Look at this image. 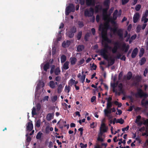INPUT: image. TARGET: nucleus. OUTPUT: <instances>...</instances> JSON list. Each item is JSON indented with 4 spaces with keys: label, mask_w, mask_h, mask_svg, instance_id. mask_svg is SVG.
<instances>
[{
    "label": "nucleus",
    "mask_w": 148,
    "mask_h": 148,
    "mask_svg": "<svg viewBox=\"0 0 148 148\" xmlns=\"http://www.w3.org/2000/svg\"><path fill=\"white\" fill-rule=\"evenodd\" d=\"M99 31H101V37L102 43L104 41H106L108 43H111V41L107 36V31L104 28H101L100 27L99 28Z\"/></svg>",
    "instance_id": "1"
},
{
    "label": "nucleus",
    "mask_w": 148,
    "mask_h": 148,
    "mask_svg": "<svg viewBox=\"0 0 148 148\" xmlns=\"http://www.w3.org/2000/svg\"><path fill=\"white\" fill-rule=\"evenodd\" d=\"M135 96L136 98H143L141 102H144V99L147 97L148 94L144 92L142 89L139 88L137 89V92L135 94Z\"/></svg>",
    "instance_id": "2"
},
{
    "label": "nucleus",
    "mask_w": 148,
    "mask_h": 148,
    "mask_svg": "<svg viewBox=\"0 0 148 148\" xmlns=\"http://www.w3.org/2000/svg\"><path fill=\"white\" fill-rule=\"evenodd\" d=\"M105 121L104 119L101 122V126L100 127V132L98 134V136L102 137L103 133L107 132L108 127H107L105 123L103 122Z\"/></svg>",
    "instance_id": "3"
},
{
    "label": "nucleus",
    "mask_w": 148,
    "mask_h": 148,
    "mask_svg": "<svg viewBox=\"0 0 148 148\" xmlns=\"http://www.w3.org/2000/svg\"><path fill=\"white\" fill-rule=\"evenodd\" d=\"M61 70L59 67H57L56 68V66L54 65H52L51 68L50 73L52 74L54 73L56 75H58L60 74Z\"/></svg>",
    "instance_id": "4"
},
{
    "label": "nucleus",
    "mask_w": 148,
    "mask_h": 148,
    "mask_svg": "<svg viewBox=\"0 0 148 148\" xmlns=\"http://www.w3.org/2000/svg\"><path fill=\"white\" fill-rule=\"evenodd\" d=\"M75 10V7L74 5L72 3L69 4L67 6L65 10V14L66 16L68 15L71 12H73Z\"/></svg>",
    "instance_id": "5"
},
{
    "label": "nucleus",
    "mask_w": 148,
    "mask_h": 148,
    "mask_svg": "<svg viewBox=\"0 0 148 148\" xmlns=\"http://www.w3.org/2000/svg\"><path fill=\"white\" fill-rule=\"evenodd\" d=\"M94 13V9L92 7H91L89 9H86L85 10L84 15L86 17H90L93 16Z\"/></svg>",
    "instance_id": "6"
},
{
    "label": "nucleus",
    "mask_w": 148,
    "mask_h": 148,
    "mask_svg": "<svg viewBox=\"0 0 148 148\" xmlns=\"http://www.w3.org/2000/svg\"><path fill=\"white\" fill-rule=\"evenodd\" d=\"M113 31L114 33H117L120 39H123V31L122 29H117L116 28H115L113 29Z\"/></svg>",
    "instance_id": "7"
},
{
    "label": "nucleus",
    "mask_w": 148,
    "mask_h": 148,
    "mask_svg": "<svg viewBox=\"0 0 148 148\" xmlns=\"http://www.w3.org/2000/svg\"><path fill=\"white\" fill-rule=\"evenodd\" d=\"M108 53V51H106L105 49H101L99 51V53L101 55L105 60H108V56L106 54Z\"/></svg>",
    "instance_id": "8"
},
{
    "label": "nucleus",
    "mask_w": 148,
    "mask_h": 148,
    "mask_svg": "<svg viewBox=\"0 0 148 148\" xmlns=\"http://www.w3.org/2000/svg\"><path fill=\"white\" fill-rule=\"evenodd\" d=\"M140 18V14L139 13L136 12L134 15L133 17V22L134 23H136Z\"/></svg>",
    "instance_id": "9"
},
{
    "label": "nucleus",
    "mask_w": 148,
    "mask_h": 148,
    "mask_svg": "<svg viewBox=\"0 0 148 148\" xmlns=\"http://www.w3.org/2000/svg\"><path fill=\"white\" fill-rule=\"evenodd\" d=\"M45 86V83L43 82L39 81L36 87V90H38L41 88H43Z\"/></svg>",
    "instance_id": "10"
},
{
    "label": "nucleus",
    "mask_w": 148,
    "mask_h": 148,
    "mask_svg": "<svg viewBox=\"0 0 148 148\" xmlns=\"http://www.w3.org/2000/svg\"><path fill=\"white\" fill-rule=\"evenodd\" d=\"M33 125L32 123L28 122L27 125V130L29 132L31 131L33 129Z\"/></svg>",
    "instance_id": "11"
},
{
    "label": "nucleus",
    "mask_w": 148,
    "mask_h": 148,
    "mask_svg": "<svg viewBox=\"0 0 148 148\" xmlns=\"http://www.w3.org/2000/svg\"><path fill=\"white\" fill-rule=\"evenodd\" d=\"M129 48V45H127V46L126 45V44L125 43L123 44L122 46V50L123 51H124L125 53H126L127 52Z\"/></svg>",
    "instance_id": "12"
},
{
    "label": "nucleus",
    "mask_w": 148,
    "mask_h": 148,
    "mask_svg": "<svg viewBox=\"0 0 148 148\" xmlns=\"http://www.w3.org/2000/svg\"><path fill=\"white\" fill-rule=\"evenodd\" d=\"M105 42L106 41H104V42H103V43L102 42V45L104 44V48L103 49H105L106 50V51H108V49H111V47L109 46L108 44Z\"/></svg>",
    "instance_id": "13"
},
{
    "label": "nucleus",
    "mask_w": 148,
    "mask_h": 148,
    "mask_svg": "<svg viewBox=\"0 0 148 148\" xmlns=\"http://www.w3.org/2000/svg\"><path fill=\"white\" fill-rule=\"evenodd\" d=\"M36 90L35 94V98L36 101H38L40 100L41 99L39 93H38Z\"/></svg>",
    "instance_id": "14"
},
{
    "label": "nucleus",
    "mask_w": 148,
    "mask_h": 148,
    "mask_svg": "<svg viewBox=\"0 0 148 148\" xmlns=\"http://www.w3.org/2000/svg\"><path fill=\"white\" fill-rule=\"evenodd\" d=\"M84 49V47L83 45H79L77 47V51L78 52H80Z\"/></svg>",
    "instance_id": "15"
},
{
    "label": "nucleus",
    "mask_w": 148,
    "mask_h": 148,
    "mask_svg": "<svg viewBox=\"0 0 148 148\" xmlns=\"http://www.w3.org/2000/svg\"><path fill=\"white\" fill-rule=\"evenodd\" d=\"M119 90L121 93H123L124 92V90L123 89V84L122 83H120L118 86Z\"/></svg>",
    "instance_id": "16"
},
{
    "label": "nucleus",
    "mask_w": 148,
    "mask_h": 148,
    "mask_svg": "<svg viewBox=\"0 0 148 148\" xmlns=\"http://www.w3.org/2000/svg\"><path fill=\"white\" fill-rule=\"evenodd\" d=\"M70 63L71 65H74L77 61V59L75 57H71L70 58Z\"/></svg>",
    "instance_id": "17"
},
{
    "label": "nucleus",
    "mask_w": 148,
    "mask_h": 148,
    "mask_svg": "<svg viewBox=\"0 0 148 148\" xmlns=\"http://www.w3.org/2000/svg\"><path fill=\"white\" fill-rule=\"evenodd\" d=\"M63 88V86L62 84H60L59 85L57 88L58 93H61L62 91Z\"/></svg>",
    "instance_id": "18"
},
{
    "label": "nucleus",
    "mask_w": 148,
    "mask_h": 148,
    "mask_svg": "<svg viewBox=\"0 0 148 148\" xmlns=\"http://www.w3.org/2000/svg\"><path fill=\"white\" fill-rule=\"evenodd\" d=\"M110 3L108 2L107 1H104L103 2V5L106 7V8L104 9L107 11L109 8V4Z\"/></svg>",
    "instance_id": "19"
},
{
    "label": "nucleus",
    "mask_w": 148,
    "mask_h": 148,
    "mask_svg": "<svg viewBox=\"0 0 148 148\" xmlns=\"http://www.w3.org/2000/svg\"><path fill=\"white\" fill-rule=\"evenodd\" d=\"M102 7L99 5H97L95 7V12L96 13H98L99 11L101 10Z\"/></svg>",
    "instance_id": "20"
},
{
    "label": "nucleus",
    "mask_w": 148,
    "mask_h": 148,
    "mask_svg": "<svg viewBox=\"0 0 148 148\" xmlns=\"http://www.w3.org/2000/svg\"><path fill=\"white\" fill-rule=\"evenodd\" d=\"M69 62L66 61L63 64V68L64 70H67L69 68Z\"/></svg>",
    "instance_id": "21"
},
{
    "label": "nucleus",
    "mask_w": 148,
    "mask_h": 148,
    "mask_svg": "<svg viewBox=\"0 0 148 148\" xmlns=\"http://www.w3.org/2000/svg\"><path fill=\"white\" fill-rule=\"evenodd\" d=\"M118 12V10H116L113 14V19L114 20H115L117 18Z\"/></svg>",
    "instance_id": "22"
},
{
    "label": "nucleus",
    "mask_w": 148,
    "mask_h": 148,
    "mask_svg": "<svg viewBox=\"0 0 148 148\" xmlns=\"http://www.w3.org/2000/svg\"><path fill=\"white\" fill-rule=\"evenodd\" d=\"M82 75L81 76L80 78L82 82L83 83L84 81L86 78V75L84 74V71H82Z\"/></svg>",
    "instance_id": "23"
},
{
    "label": "nucleus",
    "mask_w": 148,
    "mask_h": 148,
    "mask_svg": "<svg viewBox=\"0 0 148 148\" xmlns=\"http://www.w3.org/2000/svg\"><path fill=\"white\" fill-rule=\"evenodd\" d=\"M49 86L50 87L54 89L56 88L55 82L53 81H51L49 82Z\"/></svg>",
    "instance_id": "24"
},
{
    "label": "nucleus",
    "mask_w": 148,
    "mask_h": 148,
    "mask_svg": "<svg viewBox=\"0 0 148 148\" xmlns=\"http://www.w3.org/2000/svg\"><path fill=\"white\" fill-rule=\"evenodd\" d=\"M132 76V74L131 72L129 71L127 74L126 76L127 79V80H130L131 79Z\"/></svg>",
    "instance_id": "25"
},
{
    "label": "nucleus",
    "mask_w": 148,
    "mask_h": 148,
    "mask_svg": "<svg viewBox=\"0 0 148 148\" xmlns=\"http://www.w3.org/2000/svg\"><path fill=\"white\" fill-rule=\"evenodd\" d=\"M146 61V59L145 58H142L139 61V63L140 65H142L144 64Z\"/></svg>",
    "instance_id": "26"
},
{
    "label": "nucleus",
    "mask_w": 148,
    "mask_h": 148,
    "mask_svg": "<svg viewBox=\"0 0 148 148\" xmlns=\"http://www.w3.org/2000/svg\"><path fill=\"white\" fill-rule=\"evenodd\" d=\"M43 134L41 132H39L37 134L36 138L37 139L40 140L41 139L42 136Z\"/></svg>",
    "instance_id": "27"
},
{
    "label": "nucleus",
    "mask_w": 148,
    "mask_h": 148,
    "mask_svg": "<svg viewBox=\"0 0 148 148\" xmlns=\"http://www.w3.org/2000/svg\"><path fill=\"white\" fill-rule=\"evenodd\" d=\"M49 64L48 63H46L44 66L43 69L45 71H47L48 69H49Z\"/></svg>",
    "instance_id": "28"
},
{
    "label": "nucleus",
    "mask_w": 148,
    "mask_h": 148,
    "mask_svg": "<svg viewBox=\"0 0 148 148\" xmlns=\"http://www.w3.org/2000/svg\"><path fill=\"white\" fill-rule=\"evenodd\" d=\"M78 83V81H75V80H73V79H71L69 81V85H70L71 84V85L75 84V85H76Z\"/></svg>",
    "instance_id": "29"
},
{
    "label": "nucleus",
    "mask_w": 148,
    "mask_h": 148,
    "mask_svg": "<svg viewBox=\"0 0 148 148\" xmlns=\"http://www.w3.org/2000/svg\"><path fill=\"white\" fill-rule=\"evenodd\" d=\"M141 105L143 107L145 108V110H147L148 108V102H141Z\"/></svg>",
    "instance_id": "30"
},
{
    "label": "nucleus",
    "mask_w": 148,
    "mask_h": 148,
    "mask_svg": "<svg viewBox=\"0 0 148 148\" xmlns=\"http://www.w3.org/2000/svg\"><path fill=\"white\" fill-rule=\"evenodd\" d=\"M110 61L108 62V66H110L113 64L114 63L115 60L114 59L110 58Z\"/></svg>",
    "instance_id": "31"
},
{
    "label": "nucleus",
    "mask_w": 148,
    "mask_h": 148,
    "mask_svg": "<svg viewBox=\"0 0 148 148\" xmlns=\"http://www.w3.org/2000/svg\"><path fill=\"white\" fill-rule=\"evenodd\" d=\"M66 57L64 55H62L61 57V62L62 63L64 62L66 60Z\"/></svg>",
    "instance_id": "32"
},
{
    "label": "nucleus",
    "mask_w": 148,
    "mask_h": 148,
    "mask_svg": "<svg viewBox=\"0 0 148 148\" xmlns=\"http://www.w3.org/2000/svg\"><path fill=\"white\" fill-rule=\"evenodd\" d=\"M67 34L69 37L70 38H72L74 36V34L70 31L67 32Z\"/></svg>",
    "instance_id": "33"
},
{
    "label": "nucleus",
    "mask_w": 148,
    "mask_h": 148,
    "mask_svg": "<svg viewBox=\"0 0 148 148\" xmlns=\"http://www.w3.org/2000/svg\"><path fill=\"white\" fill-rule=\"evenodd\" d=\"M52 118V116L50 113L48 114L46 116V119L48 121H50Z\"/></svg>",
    "instance_id": "34"
},
{
    "label": "nucleus",
    "mask_w": 148,
    "mask_h": 148,
    "mask_svg": "<svg viewBox=\"0 0 148 148\" xmlns=\"http://www.w3.org/2000/svg\"><path fill=\"white\" fill-rule=\"evenodd\" d=\"M124 123V121L122 118L120 119H118L116 121V123H119L121 124H122Z\"/></svg>",
    "instance_id": "35"
},
{
    "label": "nucleus",
    "mask_w": 148,
    "mask_h": 148,
    "mask_svg": "<svg viewBox=\"0 0 148 148\" xmlns=\"http://www.w3.org/2000/svg\"><path fill=\"white\" fill-rule=\"evenodd\" d=\"M49 97L48 96H45L42 99H41L40 102H44L45 101H48V99H49Z\"/></svg>",
    "instance_id": "36"
},
{
    "label": "nucleus",
    "mask_w": 148,
    "mask_h": 148,
    "mask_svg": "<svg viewBox=\"0 0 148 148\" xmlns=\"http://www.w3.org/2000/svg\"><path fill=\"white\" fill-rule=\"evenodd\" d=\"M90 34L89 33H86L84 36V40L86 41H87L88 40V38L90 36Z\"/></svg>",
    "instance_id": "37"
},
{
    "label": "nucleus",
    "mask_w": 148,
    "mask_h": 148,
    "mask_svg": "<svg viewBox=\"0 0 148 148\" xmlns=\"http://www.w3.org/2000/svg\"><path fill=\"white\" fill-rule=\"evenodd\" d=\"M147 17L142 16V17L141 21H144V23H147L148 21V18H147Z\"/></svg>",
    "instance_id": "38"
},
{
    "label": "nucleus",
    "mask_w": 148,
    "mask_h": 148,
    "mask_svg": "<svg viewBox=\"0 0 148 148\" xmlns=\"http://www.w3.org/2000/svg\"><path fill=\"white\" fill-rule=\"evenodd\" d=\"M82 32L81 31L79 32L78 33L77 36V37L78 40H79L81 39L82 36Z\"/></svg>",
    "instance_id": "39"
},
{
    "label": "nucleus",
    "mask_w": 148,
    "mask_h": 148,
    "mask_svg": "<svg viewBox=\"0 0 148 148\" xmlns=\"http://www.w3.org/2000/svg\"><path fill=\"white\" fill-rule=\"evenodd\" d=\"M32 116L37 115V113L36 112V109L34 107H33L32 108Z\"/></svg>",
    "instance_id": "40"
},
{
    "label": "nucleus",
    "mask_w": 148,
    "mask_h": 148,
    "mask_svg": "<svg viewBox=\"0 0 148 148\" xmlns=\"http://www.w3.org/2000/svg\"><path fill=\"white\" fill-rule=\"evenodd\" d=\"M70 89L71 88L69 86H68L67 85H66L64 91L66 92L69 93L70 91Z\"/></svg>",
    "instance_id": "41"
},
{
    "label": "nucleus",
    "mask_w": 148,
    "mask_h": 148,
    "mask_svg": "<svg viewBox=\"0 0 148 148\" xmlns=\"http://www.w3.org/2000/svg\"><path fill=\"white\" fill-rule=\"evenodd\" d=\"M111 86L113 88V92H115L116 93L117 92L116 90L115 89V88L116 87L115 84V83L111 84Z\"/></svg>",
    "instance_id": "42"
},
{
    "label": "nucleus",
    "mask_w": 148,
    "mask_h": 148,
    "mask_svg": "<svg viewBox=\"0 0 148 148\" xmlns=\"http://www.w3.org/2000/svg\"><path fill=\"white\" fill-rule=\"evenodd\" d=\"M40 120L38 119V120L35 124V126L38 127H39L40 126Z\"/></svg>",
    "instance_id": "43"
},
{
    "label": "nucleus",
    "mask_w": 148,
    "mask_h": 148,
    "mask_svg": "<svg viewBox=\"0 0 148 148\" xmlns=\"http://www.w3.org/2000/svg\"><path fill=\"white\" fill-rule=\"evenodd\" d=\"M62 104L64 106L65 108H64V109L65 110H67V109H68V108H70L71 106V105H68L65 103H62Z\"/></svg>",
    "instance_id": "44"
},
{
    "label": "nucleus",
    "mask_w": 148,
    "mask_h": 148,
    "mask_svg": "<svg viewBox=\"0 0 148 148\" xmlns=\"http://www.w3.org/2000/svg\"><path fill=\"white\" fill-rule=\"evenodd\" d=\"M141 25H138L136 27V32L137 33H139L141 30Z\"/></svg>",
    "instance_id": "45"
},
{
    "label": "nucleus",
    "mask_w": 148,
    "mask_h": 148,
    "mask_svg": "<svg viewBox=\"0 0 148 148\" xmlns=\"http://www.w3.org/2000/svg\"><path fill=\"white\" fill-rule=\"evenodd\" d=\"M79 1V3L81 5H84L85 3V0H77V1L76 2V3H78Z\"/></svg>",
    "instance_id": "46"
},
{
    "label": "nucleus",
    "mask_w": 148,
    "mask_h": 148,
    "mask_svg": "<svg viewBox=\"0 0 148 148\" xmlns=\"http://www.w3.org/2000/svg\"><path fill=\"white\" fill-rule=\"evenodd\" d=\"M84 60L83 58L82 59L80 60L79 62H78L77 63V65H81L84 62Z\"/></svg>",
    "instance_id": "47"
},
{
    "label": "nucleus",
    "mask_w": 148,
    "mask_h": 148,
    "mask_svg": "<svg viewBox=\"0 0 148 148\" xmlns=\"http://www.w3.org/2000/svg\"><path fill=\"white\" fill-rule=\"evenodd\" d=\"M141 118V116L140 115H138L136 118V121L135 122L136 123H138L140 121V120Z\"/></svg>",
    "instance_id": "48"
},
{
    "label": "nucleus",
    "mask_w": 148,
    "mask_h": 148,
    "mask_svg": "<svg viewBox=\"0 0 148 148\" xmlns=\"http://www.w3.org/2000/svg\"><path fill=\"white\" fill-rule=\"evenodd\" d=\"M92 0H86V3L87 5L90 6L91 5Z\"/></svg>",
    "instance_id": "49"
},
{
    "label": "nucleus",
    "mask_w": 148,
    "mask_h": 148,
    "mask_svg": "<svg viewBox=\"0 0 148 148\" xmlns=\"http://www.w3.org/2000/svg\"><path fill=\"white\" fill-rule=\"evenodd\" d=\"M141 7V6L140 4L137 5L135 8V9L136 11H139Z\"/></svg>",
    "instance_id": "50"
},
{
    "label": "nucleus",
    "mask_w": 148,
    "mask_h": 148,
    "mask_svg": "<svg viewBox=\"0 0 148 148\" xmlns=\"http://www.w3.org/2000/svg\"><path fill=\"white\" fill-rule=\"evenodd\" d=\"M112 102H107V108L109 109L112 106Z\"/></svg>",
    "instance_id": "51"
},
{
    "label": "nucleus",
    "mask_w": 148,
    "mask_h": 148,
    "mask_svg": "<svg viewBox=\"0 0 148 148\" xmlns=\"http://www.w3.org/2000/svg\"><path fill=\"white\" fill-rule=\"evenodd\" d=\"M70 32L74 34L76 32V28L75 27H72L70 29Z\"/></svg>",
    "instance_id": "52"
},
{
    "label": "nucleus",
    "mask_w": 148,
    "mask_h": 148,
    "mask_svg": "<svg viewBox=\"0 0 148 148\" xmlns=\"http://www.w3.org/2000/svg\"><path fill=\"white\" fill-rule=\"evenodd\" d=\"M78 24L79 27L80 28L84 26L83 23L82 21H79Z\"/></svg>",
    "instance_id": "53"
},
{
    "label": "nucleus",
    "mask_w": 148,
    "mask_h": 148,
    "mask_svg": "<svg viewBox=\"0 0 148 148\" xmlns=\"http://www.w3.org/2000/svg\"><path fill=\"white\" fill-rule=\"evenodd\" d=\"M97 140L98 141L103 142L104 141L103 139L102 138V137L98 136L97 138Z\"/></svg>",
    "instance_id": "54"
},
{
    "label": "nucleus",
    "mask_w": 148,
    "mask_h": 148,
    "mask_svg": "<svg viewBox=\"0 0 148 148\" xmlns=\"http://www.w3.org/2000/svg\"><path fill=\"white\" fill-rule=\"evenodd\" d=\"M36 107L37 110L38 111L39 110H40L41 108V105L40 104L38 103L36 105Z\"/></svg>",
    "instance_id": "55"
},
{
    "label": "nucleus",
    "mask_w": 148,
    "mask_h": 148,
    "mask_svg": "<svg viewBox=\"0 0 148 148\" xmlns=\"http://www.w3.org/2000/svg\"><path fill=\"white\" fill-rule=\"evenodd\" d=\"M57 99V96L56 95H55L52 97L51 100L53 101H56Z\"/></svg>",
    "instance_id": "56"
},
{
    "label": "nucleus",
    "mask_w": 148,
    "mask_h": 148,
    "mask_svg": "<svg viewBox=\"0 0 148 148\" xmlns=\"http://www.w3.org/2000/svg\"><path fill=\"white\" fill-rule=\"evenodd\" d=\"M26 136L27 137L26 139L27 141L28 142H29L31 140V138L30 136H28V134H27L26 135Z\"/></svg>",
    "instance_id": "57"
},
{
    "label": "nucleus",
    "mask_w": 148,
    "mask_h": 148,
    "mask_svg": "<svg viewBox=\"0 0 148 148\" xmlns=\"http://www.w3.org/2000/svg\"><path fill=\"white\" fill-rule=\"evenodd\" d=\"M56 49L55 47H53L52 49V55H54L56 52Z\"/></svg>",
    "instance_id": "58"
},
{
    "label": "nucleus",
    "mask_w": 148,
    "mask_h": 148,
    "mask_svg": "<svg viewBox=\"0 0 148 148\" xmlns=\"http://www.w3.org/2000/svg\"><path fill=\"white\" fill-rule=\"evenodd\" d=\"M104 112L105 115L106 116H108V114H109L108 109H105L104 110Z\"/></svg>",
    "instance_id": "59"
},
{
    "label": "nucleus",
    "mask_w": 148,
    "mask_h": 148,
    "mask_svg": "<svg viewBox=\"0 0 148 148\" xmlns=\"http://www.w3.org/2000/svg\"><path fill=\"white\" fill-rule=\"evenodd\" d=\"M129 0H122V3L123 5H125L128 2Z\"/></svg>",
    "instance_id": "60"
},
{
    "label": "nucleus",
    "mask_w": 148,
    "mask_h": 148,
    "mask_svg": "<svg viewBox=\"0 0 148 148\" xmlns=\"http://www.w3.org/2000/svg\"><path fill=\"white\" fill-rule=\"evenodd\" d=\"M61 79V77L60 76H57L55 78V80L58 82H59Z\"/></svg>",
    "instance_id": "61"
},
{
    "label": "nucleus",
    "mask_w": 148,
    "mask_h": 148,
    "mask_svg": "<svg viewBox=\"0 0 148 148\" xmlns=\"http://www.w3.org/2000/svg\"><path fill=\"white\" fill-rule=\"evenodd\" d=\"M119 43L118 42H116L115 44V45L114 47H113L114 48H115V49H117V50L118 47V46H119Z\"/></svg>",
    "instance_id": "62"
},
{
    "label": "nucleus",
    "mask_w": 148,
    "mask_h": 148,
    "mask_svg": "<svg viewBox=\"0 0 148 148\" xmlns=\"http://www.w3.org/2000/svg\"><path fill=\"white\" fill-rule=\"evenodd\" d=\"M80 146L81 148H85L87 147V145H84L82 143H81L80 144Z\"/></svg>",
    "instance_id": "63"
},
{
    "label": "nucleus",
    "mask_w": 148,
    "mask_h": 148,
    "mask_svg": "<svg viewBox=\"0 0 148 148\" xmlns=\"http://www.w3.org/2000/svg\"><path fill=\"white\" fill-rule=\"evenodd\" d=\"M143 124L144 125H146L148 126V119L144 120Z\"/></svg>",
    "instance_id": "64"
}]
</instances>
